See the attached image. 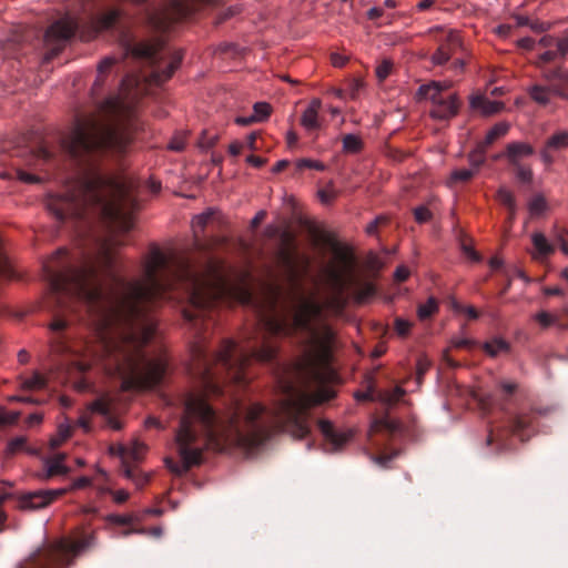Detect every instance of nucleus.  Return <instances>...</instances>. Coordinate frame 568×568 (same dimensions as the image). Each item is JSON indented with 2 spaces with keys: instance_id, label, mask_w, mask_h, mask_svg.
<instances>
[{
  "instance_id": "31",
  "label": "nucleus",
  "mask_w": 568,
  "mask_h": 568,
  "mask_svg": "<svg viewBox=\"0 0 568 568\" xmlns=\"http://www.w3.org/2000/svg\"><path fill=\"white\" fill-rule=\"evenodd\" d=\"M487 149V146L479 142L476 149L471 151L468 155L469 164L473 168L471 170H474L476 173L479 170V168L485 163V154Z\"/></svg>"
},
{
  "instance_id": "4",
  "label": "nucleus",
  "mask_w": 568,
  "mask_h": 568,
  "mask_svg": "<svg viewBox=\"0 0 568 568\" xmlns=\"http://www.w3.org/2000/svg\"><path fill=\"white\" fill-rule=\"evenodd\" d=\"M192 13V6L189 0H169L159 6H152L145 10V22L148 27L159 33L158 37L130 44L126 53L143 59L151 67V81L156 84L169 80L182 61L180 51H171L166 47L164 33L170 28L186 19Z\"/></svg>"
},
{
  "instance_id": "9",
  "label": "nucleus",
  "mask_w": 568,
  "mask_h": 568,
  "mask_svg": "<svg viewBox=\"0 0 568 568\" xmlns=\"http://www.w3.org/2000/svg\"><path fill=\"white\" fill-rule=\"evenodd\" d=\"M418 95L432 101L429 114L435 120L449 121L457 115L460 102L456 94L440 95L438 84H423L418 88Z\"/></svg>"
},
{
  "instance_id": "46",
  "label": "nucleus",
  "mask_w": 568,
  "mask_h": 568,
  "mask_svg": "<svg viewBox=\"0 0 568 568\" xmlns=\"http://www.w3.org/2000/svg\"><path fill=\"white\" fill-rule=\"evenodd\" d=\"M297 170L303 169H314L317 171H323L325 169V165L322 162L310 160V159H301L296 163Z\"/></svg>"
},
{
  "instance_id": "52",
  "label": "nucleus",
  "mask_w": 568,
  "mask_h": 568,
  "mask_svg": "<svg viewBox=\"0 0 568 568\" xmlns=\"http://www.w3.org/2000/svg\"><path fill=\"white\" fill-rule=\"evenodd\" d=\"M216 135H209L207 132L204 131L199 140V146L207 150L216 143Z\"/></svg>"
},
{
  "instance_id": "56",
  "label": "nucleus",
  "mask_w": 568,
  "mask_h": 568,
  "mask_svg": "<svg viewBox=\"0 0 568 568\" xmlns=\"http://www.w3.org/2000/svg\"><path fill=\"white\" fill-rule=\"evenodd\" d=\"M557 39L552 36H544L539 41L538 45L545 48L546 50H555L557 44Z\"/></svg>"
},
{
  "instance_id": "60",
  "label": "nucleus",
  "mask_w": 568,
  "mask_h": 568,
  "mask_svg": "<svg viewBox=\"0 0 568 568\" xmlns=\"http://www.w3.org/2000/svg\"><path fill=\"white\" fill-rule=\"evenodd\" d=\"M550 27H551L550 23L538 21V20L530 21V23H529V28L537 33L545 32V31L549 30Z\"/></svg>"
},
{
  "instance_id": "24",
  "label": "nucleus",
  "mask_w": 568,
  "mask_h": 568,
  "mask_svg": "<svg viewBox=\"0 0 568 568\" xmlns=\"http://www.w3.org/2000/svg\"><path fill=\"white\" fill-rule=\"evenodd\" d=\"M31 36H32V31L28 30L24 27H19L17 29H14L12 34L6 41L3 50L8 54H13V52L16 51V47H18L24 42H28L31 39Z\"/></svg>"
},
{
  "instance_id": "3",
  "label": "nucleus",
  "mask_w": 568,
  "mask_h": 568,
  "mask_svg": "<svg viewBox=\"0 0 568 568\" xmlns=\"http://www.w3.org/2000/svg\"><path fill=\"white\" fill-rule=\"evenodd\" d=\"M130 142L126 130L112 119L94 114L77 119L72 132L63 140V148L79 164L88 165V172L50 204L58 221L94 217L122 232L133 227L136 203L125 183L90 164L97 155L124 152Z\"/></svg>"
},
{
  "instance_id": "8",
  "label": "nucleus",
  "mask_w": 568,
  "mask_h": 568,
  "mask_svg": "<svg viewBox=\"0 0 568 568\" xmlns=\"http://www.w3.org/2000/svg\"><path fill=\"white\" fill-rule=\"evenodd\" d=\"M91 478L81 476L73 480L69 488L45 489L26 493L19 497H14L11 493L0 494V507L10 499H16V507L21 510H37L48 507L60 496L72 489H81L91 485Z\"/></svg>"
},
{
  "instance_id": "2",
  "label": "nucleus",
  "mask_w": 568,
  "mask_h": 568,
  "mask_svg": "<svg viewBox=\"0 0 568 568\" xmlns=\"http://www.w3.org/2000/svg\"><path fill=\"white\" fill-rule=\"evenodd\" d=\"M278 383L281 396L272 408L232 398L227 409L221 414L204 394H187L175 434L181 463L166 459V467L182 476L191 467L202 464L205 447L216 452L230 447L251 450L277 433H286L296 439L306 438L311 434L310 408L323 399L292 382L281 379Z\"/></svg>"
},
{
  "instance_id": "37",
  "label": "nucleus",
  "mask_w": 568,
  "mask_h": 568,
  "mask_svg": "<svg viewBox=\"0 0 568 568\" xmlns=\"http://www.w3.org/2000/svg\"><path fill=\"white\" fill-rule=\"evenodd\" d=\"M517 180L521 183L529 184L532 181V171L529 165L518 164L516 166H511Z\"/></svg>"
},
{
  "instance_id": "13",
  "label": "nucleus",
  "mask_w": 568,
  "mask_h": 568,
  "mask_svg": "<svg viewBox=\"0 0 568 568\" xmlns=\"http://www.w3.org/2000/svg\"><path fill=\"white\" fill-rule=\"evenodd\" d=\"M109 452L122 459V473L128 479L132 480L138 487H143L148 483L149 477L146 475L141 474L136 466L128 464L129 447L126 445H111Z\"/></svg>"
},
{
  "instance_id": "33",
  "label": "nucleus",
  "mask_w": 568,
  "mask_h": 568,
  "mask_svg": "<svg viewBox=\"0 0 568 568\" xmlns=\"http://www.w3.org/2000/svg\"><path fill=\"white\" fill-rule=\"evenodd\" d=\"M544 78L547 82L559 83L565 89H568V70L555 69L544 73Z\"/></svg>"
},
{
  "instance_id": "7",
  "label": "nucleus",
  "mask_w": 568,
  "mask_h": 568,
  "mask_svg": "<svg viewBox=\"0 0 568 568\" xmlns=\"http://www.w3.org/2000/svg\"><path fill=\"white\" fill-rule=\"evenodd\" d=\"M536 415L534 410L521 412L510 415L504 426L491 428L487 436V445H496L498 452L507 450L510 447V437L518 436L525 442L535 433Z\"/></svg>"
},
{
  "instance_id": "55",
  "label": "nucleus",
  "mask_w": 568,
  "mask_h": 568,
  "mask_svg": "<svg viewBox=\"0 0 568 568\" xmlns=\"http://www.w3.org/2000/svg\"><path fill=\"white\" fill-rule=\"evenodd\" d=\"M430 366V363L425 358H418L416 364V371H417V381L420 383L423 376L426 374Z\"/></svg>"
},
{
  "instance_id": "29",
  "label": "nucleus",
  "mask_w": 568,
  "mask_h": 568,
  "mask_svg": "<svg viewBox=\"0 0 568 568\" xmlns=\"http://www.w3.org/2000/svg\"><path fill=\"white\" fill-rule=\"evenodd\" d=\"M547 148L552 151H561L568 148V131H558L546 141Z\"/></svg>"
},
{
  "instance_id": "18",
  "label": "nucleus",
  "mask_w": 568,
  "mask_h": 568,
  "mask_svg": "<svg viewBox=\"0 0 568 568\" xmlns=\"http://www.w3.org/2000/svg\"><path fill=\"white\" fill-rule=\"evenodd\" d=\"M531 242L535 247V252L531 255L532 258L538 262H544L548 256H550L555 252L554 244H551L547 240V237L540 232H535L531 235Z\"/></svg>"
},
{
  "instance_id": "17",
  "label": "nucleus",
  "mask_w": 568,
  "mask_h": 568,
  "mask_svg": "<svg viewBox=\"0 0 568 568\" xmlns=\"http://www.w3.org/2000/svg\"><path fill=\"white\" fill-rule=\"evenodd\" d=\"M322 108V101L320 99L311 100L308 106L304 110L301 116V124L307 131H315L321 128V121L318 118V112Z\"/></svg>"
},
{
  "instance_id": "26",
  "label": "nucleus",
  "mask_w": 568,
  "mask_h": 568,
  "mask_svg": "<svg viewBox=\"0 0 568 568\" xmlns=\"http://www.w3.org/2000/svg\"><path fill=\"white\" fill-rule=\"evenodd\" d=\"M406 390L402 386H395L392 389L377 392V399L386 405H395L405 395Z\"/></svg>"
},
{
  "instance_id": "30",
  "label": "nucleus",
  "mask_w": 568,
  "mask_h": 568,
  "mask_svg": "<svg viewBox=\"0 0 568 568\" xmlns=\"http://www.w3.org/2000/svg\"><path fill=\"white\" fill-rule=\"evenodd\" d=\"M343 142V151L345 153L356 154L363 150L364 143L363 140L355 134H345L342 138Z\"/></svg>"
},
{
  "instance_id": "34",
  "label": "nucleus",
  "mask_w": 568,
  "mask_h": 568,
  "mask_svg": "<svg viewBox=\"0 0 568 568\" xmlns=\"http://www.w3.org/2000/svg\"><path fill=\"white\" fill-rule=\"evenodd\" d=\"M438 311V302L435 297H429L425 304H420L417 310L419 320L429 318Z\"/></svg>"
},
{
  "instance_id": "61",
  "label": "nucleus",
  "mask_w": 568,
  "mask_h": 568,
  "mask_svg": "<svg viewBox=\"0 0 568 568\" xmlns=\"http://www.w3.org/2000/svg\"><path fill=\"white\" fill-rule=\"evenodd\" d=\"M517 45L523 50L530 51L536 47V41L530 37H525L517 41Z\"/></svg>"
},
{
  "instance_id": "41",
  "label": "nucleus",
  "mask_w": 568,
  "mask_h": 568,
  "mask_svg": "<svg viewBox=\"0 0 568 568\" xmlns=\"http://www.w3.org/2000/svg\"><path fill=\"white\" fill-rule=\"evenodd\" d=\"M129 447L128 452V464L132 465L131 462L138 463L140 462L143 453L145 452V446L139 442L132 443Z\"/></svg>"
},
{
  "instance_id": "64",
  "label": "nucleus",
  "mask_w": 568,
  "mask_h": 568,
  "mask_svg": "<svg viewBox=\"0 0 568 568\" xmlns=\"http://www.w3.org/2000/svg\"><path fill=\"white\" fill-rule=\"evenodd\" d=\"M551 151H552L551 149L547 148V144H545V146L540 150L541 161L546 165H550L554 163V156L551 155Z\"/></svg>"
},
{
  "instance_id": "42",
  "label": "nucleus",
  "mask_w": 568,
  "mask_h": 568,
  "mask_svg": "<svg viewBox=\"0 0 568 568\" xmlns=\"http://www.w3.org/2000/svg\"><path fill=\"white\" fill-rule=\"evenodd\" d=\"M187 133L180 132L176 133L169 143V149L172 151L181 152L184 150L186 145Z\"/></svg>"
},
{
  "instance_id": "11",
  "label": "nucleus",
  "mask_w": 568,
  "mask_h": 568,
  "mask_svg": "<svg viewBox=\"0 0 568 568\" xmlns=\"http://www.w3.org/2000/svg\"><path fill=\"white\" fill-rule=\"evenodd\" d=\"M429 33L438 43L437 50L432 55L430 60L435 65H444L457 50L462 48V39L456 31L444 30L440 27L430 29Z\"/></svg>"
},
{
  "instance_id": "59",
  "label": "nucleus",
  "mask_w": 568,
  "mask_h": 568,
  "mask_svg": "<svg viewBox=\"0 0 568 568\" xmlns=\"http://www.w3.org/2000/svg\"><path fill=\"white\" fill-rule=\"evenodd\" d=\"M387 221L386 217L384 216H378L376 217L374 221H372L367 226H366V232L367 234L369 235H374L376 234L377 232V229L381 224L385 223Z\"/></svg>"
},
{
  "instance_id": "39",
  "label": "nucleus",
  "mask_w": 568,
  "mask_h": 568,
  "mask_svg": "<svg viewBox=\"0 0 568 568\" xmlns=\"http://www.w3.org/2000/svg\"><path fill=\"white\" fill-rule=\"evenodd\" d=\"M271 114V105L266 102H256L253 106V116L256 122L266 120Z\"/></svg>"
},
{
  "instance_id": "48",
  "label": "nucleus",
  "mask_w": 568,
  "mask_h": 568,
  "mask_svg": "<svg viewBox=\"0 0 568 568\" xmlns=\"http://www.w3.org/2000/svg\"><path fill=\"white\" fill-rule=\"evenodd\" d=\"M19 417L20 414L18 412H6L0 409V426L16 424Z\"/></svg>"
},
{
  "instance_id": "20",
  "label": "nucleus",
  "mask_w": 568,
  "mask_h": 568,
  "mask_svg": "<svg viewBox=\"0 0 568 568\" xmlns=\"http://www.w3.org/2000/svg\"><path fill=\"white\" fill-rule=\"evenodd\" d=\"M64 454H57L55 456L45 460V469L40 477L42 479H49L58 475H68L70 469L64 465Z\"/></svg>"
},
{
  "instance_id": "50",
  "label": "nucleus",
  "mask_w": 568,
  "mask_h": 568,
  "mask_svg": "<svg viewBox=\"0 0 568 568\" xmlns=\"http://www.w3.org/2000/svg\"><path fill=\"white\" fill-rule=\"evenodd\" d=\"M109 521L119 526H129L133 523V517L130 515H110Z\"/></svg>"
},
{
  "instance_id": "6",
  "label": "nucleus",
  "mask_w": 568,
  "mask_h": 568,
  "mask_svg": "<svg viewBox=\"0 0 568 568\" xmlns=\"http://www.w3.org/2000/svg\"><path fill=\"white\" fill-rule=\"evenodd\" d=\"M325 242L331 246L338 263L337 266L333 265L327 271V280L332 290L329 303L336 308H343L347 304L348 285L354 281L356 260L351 250L339 245L334 240L327 237Z\"/></svg>"
},
{
  "instance_id": "47",
  "label": "nucleus",
  "mask_w": 568,
  "mask_h": 568,
  "mask_svg": "<svg viewBox=\"0 0 568 568\" xmlns=\"http://www.w3.org/2000/svg\"><path fill=\"white\" fill-rule=\"evenodd\" d=\"M410 327L412 324L404 318L397 317L394 322V328L400 337L407 336Z\"/></svg>"
},
{
  "instance_id": "58",
  "label": "nucleus",
  "mask_w": 568,
  "mask_h": 568,
  "mask_svg": "<svg viewBox=\"0 0 568 568\" xmlns=\"http://www.w3.org/2000/svg\"><path fill=\"white\" fill-rule=\"evenodd\" d=\"M11 400H19V402H22V403H29V404H36V405H40V404L45 402L44 398H40V397L33 396V395H30V396H14V397L11 398Z\"/></svg>"
},
{
  "instance_id": "23",
  "label": "nucleus",
  "mask_w": 568,
  "mask_h": 568,
  "mask_svg": "<svg viewBox=\"0 0 568 568\" xmlns=\"http://www.w3.org/2000/svg\"><path fill=\"white\" fill-rule=\"evenodd\" d=\"M353 290V297L357 303H364L375 294V286L369 282H359L354 276V281L348 285Z\"/></svg>"
},
{
  "instance_id": "28",
  "label": "nucleus",
  "mask_w": 568,
  "mask_h": 568,
  "mask_svg": "<svg viewBox=\"0 0 568 568\" xmlns=\"http://www.w3.org/2000/svg\"><path fill=\"white\" fill-rule=\"evenodd\" d=\"M509 130V124L505 122H499L495 124L486 134L485 140L481 141L485 146L489 148L496 140L503 138L507 134Z\"/></svg>"
},
{
  "instance_id": "38",
  "label": "nucleus",
  "mask_w": 568,
  "mask_h": 568,
  "mask_svg": "<svg viewBox=\"0 0 568 568\" xmlns=\"http://www.w3.org/2000/svg\"><path fill=\"white\" fill-rule=\"evenodd\" d=\"M23 389L27 390H39L47 386L45 378L40 374H34L32 377L27 378L23 382Z\"/></svg>"
},
{
  "instance_id": "45",
  "label": "nucleus",
  "mask_w": 568,
  "mask_h": 568,
  "mask_svg": "<svg viewBox=\"0 0 568 568\" xmlns=\"http://www.w3.org/2000/svg\"><path fill=\"white\" fill-rule=\"evenodd\" d=\"M211 219H212L211 212L203 213V214L195 216L193 220V224H192L194 233L202 232Z\"/></svg>"
},
{
  "instance_id": "36",
  "label": "nucleus",
  "mask_w": 568,
  "mask_h": 568,
  "mask_svg": "<svg viewBox=\"0 0 568 568\" xmlns=\"http://www.w3.org/2000/svg\"><path fill=\"white\" fill-rule=\"evenodd\" d=\"M508 349L509 344L501 338H496L485 344V351L490 356H496L501 352H507Z\"/></svg>"
},
{
  "instance_id": "43",
  "label": "nucleus",
  "mask_w": 568,
  "mask_h": 568,
  "mask_svg": "<svg viewBox=\"0 0 568 568\" xmlns=\"http://www.w3.org/2000/svg\"><path fill=\"white\" fill-rule=\"evenodd\" d=\"M318 197L324 204H329L337 197V191L332 182L325 189L318 191Z\"/></svg>"
},
{
  "instance_id": "51",
  "label": "nucleus",
  "mask_w": 568,
  "mask_h": 568,
  "mask_svg": "<svg viewBox=\"0 0 568 568\" xmlns=\"http://www.w3.org/2000/svg\"><path fill=\"white\" fill-rule=\"evenodd\" d=\"M27 439L24 437H16L11 439L8 444V452L10 454H16L17 452L24 448Z\"/></svg>"
},
{
  "instance_id": "15",
  "label": "nucleus",
  "mask_w": 568,
  "mask_h": 568,
  "mask_svg": "<svg viewBox=\"0 0 568 568\" xmlns=\"http://www.w3.org/2000/svg\"><path fill=\"white\" fill-rule=\"evenodd\" d=\"M88 410L91 414H98L104 417L105 425L114 430H120L123 427V424L120 419L115 418L112 414V400L102 396L91 402L88 405Z\"/></svg>"
},
{
  "instance_id": "49",
  "label": "nucleus",
  "mask_w": 568,
  "mask_h": 568,
  "mask_svg": "<svg viewBox=\"0 0 568 568\" xmlns=\"http://www.w3.org/2000/svg\"><path fill=\"white\" fill-rule=\"evenodd\" d=\"M414 216L418 223H425L430 220L432 213L427 207L418 206L414 210Z\"/></svg>"
},
{
  "instance_id": "53",
  "label": "nucleus",
  "mask_w": 568,
  "mask_h": 568,
  "mask_svg": "<svg viewBox=\"0 0 568 568\" xmlns=\"http://www.w3.org/2000/svg\"><path fill=\"white\" fill-rule=\"evenodd\" d=\"M392 63L389 61H383L376 69V75L379 80L386 79L392 71Z\"/></svg>"
},
{
  "instance_id": "32",
  "label": "nucleus",
  "mask_w": 568,
  "mask_h": 568,
  "mask_svg": "<svg viewBox=\"0 0 568 568\" xmlns=\"http://www.w3.org/2000/svg\"><path fill=\"white\" fill-rule=\"evenodd\" d=\"M497 199L509 210V220L513 221L516 213V200L514 194L506 189H499L497 192Z\"/></svg>"
},
{
  "instance_id": "16",
  "label": "nucleus",
  "mask_w": 568,
  "mask_h": 568,
  "mask_svg": "<svg viewBox=\"0 0 568 568\" xmlns=\"http://www.w3.org/2000/svg\"><path fill=\"white\" fill-rule=\"evenodd\" d=\"M318 429L327 442L328 452L334 453L339 450L349 439L351 435L346 433H339L335 429L334 425L326 419H320Z\"/></svg>"
},
{
  "instance_id": "62",
  "label": "nucleus",
  "mask_w": 568,
  "mask_h": 568,
  "mask_svg": "<svg viewBox=\"0 0 568 568\" xmlns=\"http://www.w3.org/2000/svg\"><path fill=\"white\" fill-rule=\"evenodd\" d=\"M67 326H68V322H67L64 318L57 317V318H54V321L51 323L50 328H51L54 333H61L62 331H64V328H65Z\"/></svg>"
},
{
  "instance_id": "5",
  "label": "nucleus",
  "mask_w": 568,
  "mask_h": 568,
  "mask_svg": "<svg viewBox=\"0 0 568 568\" xmlns=\"http://www.w3.org/2000/svg\"><path fill=\"white\" fill-rule=\"evenodd\" d=\"M94 534H83L80 538H61L47 542L36 550L19 568H67L74 557L94 545Z\"/></svg>"
},
{
  "instance_id": "12",
  "label": "nucleus",
  "mask_w": 568,
  "mask_h": 568,
  "mask_svg": "<svg viewBox=\"0 0 568 568\" xmlns=\"http://www.w3.org/2000/svg\"><path fill=\"white\" fill-rule=\"evenodd\" d=\"M528 94L534 102L542 106L550 103L552 95L568 100V89L559 83L535 84L528 89Z\"/></svg>"
},
{
  "instance_id": "22",
  "label": "nucleus",
  "mask_w": 568,
  "mask_h": 568,
  "mask_svg": "<svg viewBox=\"0 0 568 568\" xmlns=\"http://www.w3.org/2000/svg\"><path fill=\"white\" fill-rule=\"evenodd\" d=\"M470 106L480 111L484 115H493L500 112L504 108V104L498 101H490L483 95H477L471 98Z\"/></svg>"
},
{
  "instance_id": "40",
  "label": "nucleus",
  "mask_w": 568,
  "mask_h": 568,
  "mask_svg": "<svg viewBox=\"0 0 568 568\" xmlns=\"http://www.w3.org/2000/svg\"><path fill=\"white\" fill-rule=\"evenodd\" d=\"M528 209L531 215H540L547 209L546 200L542 195L534 196L528 204Z\"/></svg>"
},
{
  "instance_id": "10",
  "label": "nucleus",
  "mask_w": 568,
  "mask_h": 568,
  "mask_svg": "<svg viewBox=\"0 0 568 568\" xmlns=\"http://www.w3.org/2000/svg\"><path fill=\"white\" fill-rule=\"evenodd\" d=\"M78 23L70 17L60 19L52 23L43 34V43L47 47L45 60L58 55L65 43L74 36Z\"/></svg>"
},
{
  "instance_id": "63",
  "label": "nucleus",
  "mask_w": 568,
  "mask_h": 568,
  "mask_svg": "<svg viewBox=\"0 0 568 568\" xmlns=\"http://www.w3.org/2000/svg\"><path fill=\"white\" fill-rule=\"evenodd\" d=\"M36 156L43 161H50L53 158V154L45 146L41 145L36 150Z\"/></svg>"
},
{
  "instance_id": "25",
  "label": "nucleus",
  "mask_w": 568,
  "mask_h": 568,
  "mask_svg": "<svg viewBox=\"0 0 568 568\" xmlns=\"http://www.w3.org/2000/svg\"><path fill=\"white\" fill-rule=\"evenodd\" d=\"M568 55V38H558L555 50H546L539 55L540 63H549Z\"/></svg>"
},
{
  "instance_id": "21",
  "label": "nucleus",
  "mask_w": 568,
  "mask_h": 568,
  "mask_svg": "<svg viewBox=\"0 0 568 568\" xmlns=\"http://www.w3.org/2000/svg\"><path fill=\"white\" fill-rule=\"evenodd\" d=\"M116 62V59L106 57L99 63L98 75L91 89L93 95L100 94V90L104 85L105 77L111 72Z\"/></svg>"
},
{
  "instance_id": "19",
  "label": "nucleus",
  "mask_w": 568,
  "mask_h": 568,
  "mask_svg": "<svg viewBox=\"0 0 568 568\" xmlns=\"http://www.w3.org/2000/svg\"><path fill=\"white\" fill-rule=\"evenodd\" d=\"M122 12L118 8H112L105 12L97 13L92 17V26L97 32L110 29L119 21Z\"/></svg>"
},
{
  "instance_id": "44",
  "label": "nucleus",
  "mask_w": 568,
  "mask_h": 568,
  "mask_svg": "<svg viewBox=\"0 0 568 568\" xmlns=\"http://www.w3.org/2000/svg\"><path fill=\"white\" fill-rule=\"evenodd\" d=\"M535 321H537L544 328H548L549 326L557 324L558 318L551 315L548 312L541 311L534 316Z\"/></svg>"
},
{
  "instance_id": "54",
  "label": "nucleus",
  "mask_w": 568,
  "mask_h": 568,
  "mask_svg": "<svg viewBox=\"0 0 568 568\" xmlns=\"http://www.w3.org/2000/svg\"><path fill=\"white\" fill-rule=\"evenodd\" d=\"M462 250L464 254L474 262H480L481 256L465 241L462 242Z\"/></svg>"
},
{
  "instance_id": "14",
  "label": "nucleus",
  "mask_w": 568,
  "mask_h": 568,
  "mask_svg": "<svg viewBox=\"0 0 568 568\" xmlns=\"http://www.w3.org/2000/svg\"><path fill=\"white\" fill-rule=\"evenodd\" d=\"M535 153V149L525 142H510L506 145L503 153L496 154L495 160L505 158L510 166L524 164L523 159L530 156Z\"/></svg>"
},
{
  "instance_id": "35",
  "label": "nucleus",
  "mask_w": 568,
  "mask_h": 568,
  "mask_svg": "<svg viewBox=\"0 0 568 568\" xmlns=\"http://www.w3.org/2000/svg\"><path fill=\"white\" fill-rule=\"evenodd\" d=\"M476 172L471 169H458L452 172L448 184L465 183L475 176Z\"/></svg>"
},
{
  "instance_id": "57",
  "label": "nucleus",
  "mask_w": 568,
  "mask_h": 568,
  "mask_svg": "<svg viewBox=\"0 0 568 568\" xmlns=\"http://www.w3.org/2000/svg\"><path fill=\"white\" fill-rule=\"evenodd\" d=\"M16 173H17V178L20 181H22V182H26V183H37L39 181V178H37L36 175L30 174V173L23 171L22 169H17Z\"/></svg>"
},
{
  "instance_id": "27",
  "label": "nucleus",
  "mask_w": 568,
  "mask_h": 568,
  "mask_svg": "<svg viewBox=\"0 0 568 568\" xmlns=\"http://www.w3.org/2000/svg\"><path fill=\"white\" fill-rule=\"evenodd\" d=\"M498 390L500 394L501 399V409L506 413V404L510 400L511 396L516 393L518 388V384L510 381H499L498 384Z\"/></svg>"
},
{
  "instance_id": "1",
  "label": "nucleus",
  "mask_w": 568,
  "mask_h": 568,
  "mask_svg": "<svg viewBox=\"0 0 568 568\" xmlns=\"http://www.w3.org/2000/svg\"><path fill=\"white\" fill-rule=\"evenodd\" d=\"M277 234L281 241L277 258L293 281L284 310L277 311L282 290L271 287L268 310L258 314L246 338L241 343L222 339L214 352L206 344V332L214 325L215 308L229 302L233 294L220 264L210 262L199 272L187 260L153 248L143 278L126 281L115 272L114 248L119 243L112 239L97 240L91 251V322L97 339L91 343V366L101 362L110 375L120 378L123 390L160 385L169 359L162 351L145 349L155 334L150 313L160 302L175 298L176 293V297L189 302L183 310L184 321L193 331L189 371L205 393L221 395L226 384L246 385L252 362L271 363L276 358L274 337L297 332L308 335L300 368L306 377L322 382L329 372L335 333L328 324L314 325L323 318L325 306L314 294L306 295L296 281L298 254L294 235L275 226L266 229L267 236Z\"/></svg>"
}]
</instances>
